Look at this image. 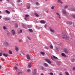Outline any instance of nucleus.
I'll return each mask as SVG.
<instances>
[{
	"instance_id": "obj_1",
	"label": "nucleus",
	"mask_w": 75,
	"mask_h": 75,
	"mask_svg": "<svg viewBox=\"0 0 75 75\" xmlns=\"http://www.w3.org/2000/svg\"><path fill=\"white\" fill-rule=\"evenodd\" d=\"M66 37V34L65 33H63L62 34V38L63 39L65 38Z\"/></svg>"
},
{
	"instance_id": "obj_2",
	"label": "nucleus",
	"mask_w": 75,
	"mask_h": 75,
	"mask_svg": "<svg viewBox=\"0 0 75 75\" xmlns=\"http://www.w3.org/2000/svg\"><path fill=\"white\" fill-rule=\"evenodd\" d=\"M51 58L52 60H53V61H54V59H58V58H57V57L54 56H53V57H52V56H51Z\"/></svg>"
},
{
	"instance_id": "obj_3",
	"label": "nucleus",
	"mask_w": 75,
	"mask_h": 75,
	"mask_svg": "<svg viewBox=\"0 0 75 75\" xmlns=\"http://www.w3.org/2000/svg\"><path fill=\"white\" fill-rule=\"evenodd\" d=\"M37 73V71H36V69H34V71H33L32 74L33 75H35L36 74V73Z\"/></svg>"
},
{
	"instance_id": "obj_4",
	"label": "nucleus",
	"mask_w": 75,
	"mask_h": 75,
	"mask_svg": "<svg viewBox=\"0 0 75 75\" xmlns=\"http://www.w3.org/2000/svg\"><path fill=\"white\" fill-rule=\"evenodd\" d=\"M45 61L49 64H51V62L49 59H45Z\"/></svg>"
},
{
	"instance_id": "obj_5",
	"label": "nucleus",
	"mask_w": 75,
	"mask_h": 75,
	"mask_svg": "<svg viewBox=\"0 0 75 75\" xmlns=\"http://www.w3.org/2000/svg\"><path fill=\"white\" fill-rule=\"evenodd\" d=\"M40 22L42 24H45V21L44 20H42Z\"/></svg>"
},
{
	"instance_id": "obj_6",
	"label": "nucleus",
	"mask_w": 75,
	"mask_h": 75,
	"mask_svg": "<svg viewBox=\"0 0 75 75\" xmlns=\"http://www.w3.org/2000/svg\"><path fill=\"white\" fill-rule=\"evenodd\" d=\"M28 67L29 68H31V63H29L28 64Z\"/></svg>"
},
{
	"instance_id": "obj_7",
	"label": "nucleus",
	"mask_w": 75,
	"mask_h": 75,
	"mask_svg": "<svg viewBox=\"0 0 75 75\" xmlns=\"http://www.w3.org/2000/svg\"><path fill=\"white\" fill-rule=\"evenodd\" d=\"M67 24H70V25L72 24V22L69 21H67Z\"/></svg>"
},
{
	"instance_id": "obj_8",
	"label": "nucleus",
	"mask_w": 75,
	"mask_h": 75,
	"mask_svg": "<svg viewBox=\"0 0 75 75\" xmlns=\"http://www.w3.org/2000/svg\"><path fill=\"white\" fill-rule=\"evenodd\" d=\"M5 12L6 13H7V14H10V11L7 10H5Z\"/></svg>"
},
{
	"instance_id": "obj_9",
	"label": "nucleus",
	"mask_w": 75,
	"mask_h": 75,
	"mask_svg": "<svg viewBox=\"0 0 75 75\" xmlns=\"http://www.w3.org/2000/svg\"><path fill=\"white\" fill-rule=\"evenodd\" d=\"M7 35L8 37H9L10 35V32H9L8 31H7Z\"/></svg>"
},
{
	"instance_id": "obj_10",
	"label": "nucleus",
	"mask_w": 75,
	"mask_h": 75,
	"mask_svg": "<svg viewBox=\"0 0 75 75\" xmlns=\"http://www.w3.org/2000/svg\"><path fill=\"white\" fill-rule=\"evenodd\" d=\"M44 65L45 67H48V65L47 63H44Z\"/></svg>"
},
{
	"instance_id": "obj_11",
	"label": "nucleus",
	"mask_w": 75,
	"mask_h": 75,
	"mask_svg": "<svg viewBox=\"0 0 75 75\" xmlns=\"http://www.w3.org/2000/svg\"><path fill=\"white\" fill-rule=\"evenodd\" d=\"M62 12L63 14H66V11L65 10L63 9Z\"/></svg>"
},
{
	"instance_id": "obj_12",
	"label": "nucleus",
	"mask_w": 75,
	"mask_h": 75,
	"mask_svg": "<svg viewBox=\"0 0 75 75\" xmlns=\"http://www.w3.org/2000/svg\"><path fill=\"white\" fill-rule=\"evenodd\" d=\"M26 57L27 59H30V55H29L27 54L26 55Z\"/></svg>"
},
{
	"instance_id": "obj_13",
	"label": "nucleus",
	"mask_w": 75,
	"mask_h": 75,
	"mask_svg": "<svg viewBox=\"0 0 75 75\" xmlns=\"http://www.w3.org/2000/svg\"><path fill=\"white\" fill-rule=\"evenodd\" d=\"M4 43L6 45H7L8 46L9 45V44H8V43L7 42H4Z\"/></svg>"
},
{
	"instance_id": "obj_14",
	"label": "nucleus",
	"mask_w": 75,
	"mask_h": 75,
	"mask_svg": "<svg viewBox=\"0 0 75 75\" xmlns=\"http://www.w3.org/2000/svg\"><path fill=\"white\" fill-rule=\"evenodd\" d=\"M61 55L62 56V57H66V55L64 53H62L61 54Z\"/></svg>"
},
{
	"instance_id": "obj_15",
	"label": "nucleus",
	"mask_w": 75,
	"mask_h": 75,
	"mask_svg": "<svg viewBox=\"0 0 75 75\" xmlns=\"http://www.w3.org/2000/svg\"><path fill=\"white\" fill-rule=\"evenodd\" d=\"M15 50H16V51H18V47H17L15 46Z\"/></svg>"
},
{
	"instance_id": "obj_16",
	"label": "nucleus",
	"mask_w": 75,
	"mask_h": 75,
	"mask_svg": "<svg viewBox=\"0 0 75 75\" xmlns=\"http://www.w3.org/2000/svg\"><path fill=\"white\" fill-rule=\"evenodd\" d=\"M4 20L7 21L8 20H9V19L8 18H4Z\"/></svg>"
},
{
	"instance_id": "obj_17",
	"label": "nucleus",
	"mask_w": 75,
	"mask_h": 75,
	"mask_svg": "<svg viewBox=\"0 0 75 75\" xmlns=\"http://www.w3.org/2000/svg\"><path fill=\"white\" fill-rule=\"evenodd\" d=\"M3 56H4V57H7L8 56V55H7V54H5V53H3Z\"/></svg>"
},
{
	"instance_id": "obj_18",
	"label": "nucleus",
	"mask_w": 75,
	"mask_h": 75,
	"mask_svg": "<svg viewBox=\"0 0 75 75\" xmlns=\"http://www.w3.org/2000/svg\"><path fill=\"white\" fill-rule=\"evenodd\" d=\"M40 53L42 55H45V52H40Z\"/></svg>"
},
{
	"instance_id": "obj_19",
	"label": "nucleus",
	"mask_w": 75,
	"mask_h": 75,
	"mask_svg": "<svg viewBox=\"0 0 75 75\" xmlns=\"http://www.w3.org/2000/svg\"><path fill=\"white\" fill-rule=\"evenodd\" d=\"M35 15L37 17H38L39 16V15H38V14L37 13H35Z\"/></svg>"
},
{
	"instance_id": "obj_20",
	"label": "nucleus",
	"mask_w": 75,
	"mask_h": 75,
	"mask_svg": "<svg viewBox=\"0 0 75 75\" xmlns=\"http://www.w3.org/2000/svg\"><path fill=\"white\" fill-rule=\"evenodd\" d=\"M28 31L30 32H31V33H33V30L31 29H28Z\"/></svg>"
},
{
	"instance_id": "obj_21",
	"label": "nucleus",
	"mask_w": 75,
	"mask_h": 75,
	"mask_svg": "<svg viewBox=\"0 0 75 75\" xmlns=\"http://www.w3.org/2000/svg\"><path fill=\"white\" fill-rule=\"evenodd\" d=\"M70 10H71V11H75V8H70Z\"/></svg>"
},
{
	"instance_id": "obj_22",
	"label": "nucleus",
	"mask_w": 75,
	"mask_h": 75,
	"mask_svg": "<svg viewBox=\"0 0 75 75\" xmlns=\"http://www.w3.org/2000/svg\"><path fill=\"white\" fill-rule=\"evenodd\" d=\"M23 30H20V31L18 32V34H21L22 33Z\"/></svg>"
},
{
	"instance_id": "obj_23",
	"label": "nucleus",
	"mask_w": 75,
	"mask_h": 75,
	"mask_svg": "<svg viewBox=\"0 0 75 75\" xmlns=\"http://www.w3.org/2000/svg\"><path fill=\"white\" fill-rule=\"evenodd\" d=\"M72 17H73V18H75V15L74 14H73L71 15Z\"/></svg>"
},
{
	"instance_id": "obj_24",
	"label": "nucleus",
	"mask_w": 75,
	"mask_h": 75,
	"mask_svg": "<svg viewBox=\"0 0 75 75\" xmlns=\"http://www.w3.org/2000/svg\"><path fill=\"white\" fill-rule=\"evenodd\" d=\"M15 70H16V71H18V69L17 68V67H15Z\"/></svg>"
},
{
	"instance_id": "obj_25",
	"label": "nucleus",
	"mask_w": 75,
	"mask_h": 75,
	"mask_svg": "<svg viewBox=\"0 0 75 75\" xmlns=\"http://www.w3.org/2000/svg\"><path fill=\"white\" fill-rule=\"evenodd\" d=\"M27 9H30V5L27 6Z\"/></svg>"
},
{
	"instance_id": "obj_26",
	"label": "nucleus",
	"mask_w": 75,
	"mask_h": 75,
	"mask_svg": "<svg viewBox=\"0 0 75 75\" xmlns=\"http://www.w3.org/2000/svg\"><path fill=\"white\" fill-rule=\"evenodd\" d=\"M50 48L51 49H52L53 48V46H52V45H50Z\"/></svg>"
},
{
	"instance_id": "obj_27",
	"label": "nucleus",
	"mask_w": 75,
	"mask_h": 75,
	"mask_svg": "<svg viewBox=\"0 0 75 75\" xmlns=\"http://www.w3.org/2000/svg\"><path fill=\"white\" fill-rule=\"evenodd\" d=\"M28 28H31V27H32V25H28Z\"/></svg>"
},
{
	"instance_id": "obj_28",
	"label": "nucleus",
	"mask_w": 75,
	"mask_h": 75,
	"mask_svg": "<svg viewBox=\"0 0 75 75\" xmlns=\"http://www.w3.org/2000/svg\"><path fill=\"white\" fill-rule=\"evenodd\" d=\"M3 28L4 30H6V29H7V28H6V27L5 26H4L3 27Z\"/></svg>"
},
{
	"instance_id": "obj_29",
	"label": "nucleus",
	"mask_w": 75,
	"mask_h": 75,
	"mask_svg": "<svg viewBox=\"0 0 75 75\" xmlns=\"http://www.w3.org/2000/svg\"><path fill=\"white\" fill-rule=\"evenodd\" d=\"M25 16L26 17H29V15L28 14L25 15Z\"/></svg>"
},
{
	"instance_id": "obj_30",
	"label": "nucleus",
	"mask_w": 75,
	"mask_h": 75,
	"mask_svg": "<svg viewBox=\"0 0 75 75\" xmlns=\"http://www.w3.org/2000/svg\"><path fill=\"white\" fill-rule=\"evenodd\" d=\"M9 54H13L12 52L11 51V50L9 51Z\"/></svg>"
},
{
	"instance_id": "obj_31",
	"label": "nucleus",
	"mask_w": 75,
	"mask_h": 75,
	"mask_svg": "<svg viewBox=\"0 0 75 75\" xmlns=\"http://www.w3.org/2000/svg\"><path fill=\"white\" fill-rule=\"evenodd\" d=\"M15 26H16V28H17V27H18V25L17 24V23H16Z\"/></svg>"
},
{
	"instance_id": "obj_32",
	"label": "nucleus",
	"mask_w": 75,
	"mask_h": 75,
	"mask_svg": "<svg viewBox=\"0 0 75 75\" xmlns=\"http://www.w3.org/2000/svg\"><path fill=\"white\" fill-rule=\"evenodd\" d=\"M50 30L51 32H52V33H54V30H52L51 29H50Z\"/></svg>"
},
{
	"instance_id": "obj_33",
	"label": "nucleus",
	"mask_w": 75,
	"mask_h": 75,
	"mask_svg": "<svg viewBox=\"0 0 75 75\" xmlns=\"http://www.w3.org/2000/svg\"><path fill=\"white\" fill-rule=\"evenodd\" d=\"M12 34L13 35H15V34H16V32L14 31L12 32Z\"/></svg>"
},
{
	"instance_id": "obj_34",
	"label": "nucleus",
	"mask_w": 75,
	"mask_h": 75,
	"mask_svg": "<svg viewBox=\"0 0 75 75\" xmlns=\"http://www.w3.org/2000/svg\"><path fill=\"white\" fill-rule=\"evenodd\" d=\"M23 73L21 71V72H19L18 74V75H20V74H21Z\"/></svg>"
},
{
	"instance_id": "obj_35",
	"label": "nucleus",
	"mask_w": 75,
	"mask_h": 75,
	"mask_svg": "<svg viewBox=\"0 0 75 75\" xmlns=\"http://www.w3.org/2000/svg\"><path fill=\"white\" fill-rule=\"evenodd\" d=\"M36 4L37 6H39L40 5V4H39V3L38 2H37L36 3Z\"/></svg>"
},
{
	"instance_id": "obj_36",
	"label": "nucleus",
	"mask_w": 75,
	"mask_h": 75,
	"mask_svg": "<svg viewBox=\"0 0 75 75\" xmlns=\"http://www.w3.org/2000/svg\"><path fill=\"white\" fill-rule=\"evenodd\" d=\"M19 42H23V40L21 39H20L19 40Z\"/></svg>"
},
{
	"instance_id": "obj_37",
	"label": "nucleus",
	"mask_w": 75,
	"mask_h": 75,
	"mask_svg": "<svg viewBox=\"0 0 75 75\" xmlns=\"http://www.w3.org/2000/svg\"><path fill=\"white\" fill-rule=\"evenodd\" d=\"M69 7V5H66V8H68V7Z\"/></svg>"
},
{
	"instance_id": "obj_38",
	"label": "nucleus",
	"mask_w": 75,
	"mask_h": 75,
	"mask_svg": "<svg viewBox=\"0 0 75 75\" xmlns=\"http://www.w3.org/2000/svg\"><path fill=\"white\" fill-rule=\"evenodd\" d=\"M56 14L57 15V16H59V13H57V12H56Z\"/></svg>"
},
{
	"instance_id": "obj_39",
	"label": "nucleus",
	"mask_w": 75,
	"mask_h": 75,
	"mask_svg": "<svg viewBox=\"0 0 75 75\" xmlns=\"http://www.w3.org/2000/svg\"><path fill=\"white\" fill-rule=\"evenodd\" d=\"M66 75H69V73H68V72H66Z\"/></svg>"
},
{
	"instance_id": "obj_40",
	"label": "nucleus",
	"mask_w": 75,
	"mask_h": 75,
	"mask_svg": "<svg viewBox=\"0 0 75 75\" xmlns=\"http://www.w3.org/2000/svg\"><path fill=\"white\" fill-rule=\"evenodd\" d=\"M50 75H54V74L53 73H52V72L50 73Z\"/></svg>"
},
{
	"instance_id": "obj_41",
	"label": "nucleus",
	"mask_w": 75,
	"mask_h": 75,
	"mask_svg": "<svg viewBox=\"0 0 75 75\" xmlns=\"http://www.w3.org/2000/svg\"><path fill=\"white\" fill-rule=\"evenodd\" d=\"M28 72H30L31 70L30 69H28L27 70Z\"/></svg>"
},
{
	"instance_id": "obj_42",
	"label": "nucleus",
	"mask_w": 75,
	"mask_h": 75,
	"mask_svg": "<svg viewBox=\"0 0 75 75\" xmlns=\"http://www.w3.org/2000/svg\"><path fill=\"white\" fill-rule=\"evenodd\" d=\"M17 3H20V0H18L17 1Z\"/></svg>"
},
{
	"instance_id": "obj_43",
	"label": "nucleus",
	"mask_w": 75,
	"mask_h": 75,
	"mask_svg": "<svg viewBox=\"0 0 75 75\" xmlns=\"http://www.w3.org/2000/svg\"><path fill=\"white\" fill-rule=\"evenodd\" d=\"M54 7L53 6H52L51 7V8H52V10H53V9H54Z\"/></svg>"
},
{
	"instance_id": "obj_44",
	"label": "nucleus",
	"mask_w": 75,
	"mask_h": 75,
	"mask_svg": "<svg viewBox=\"0 0 75 75\" xmlns=\"http://www.w3.org/2000/svg\"><path fill=\"white\" fill-rule=\"evenodd\" d=\"M74 61H75V59H73L71 60V61H72V62H74Z\"/></svg>"
},
{
	"instance_id": "obj_45",
	"label": "nucleus",
	"mask_w": 75,
	"mask_h": 75,
	"mask_svg": "<svg viewBox=\"0 0 75 75\" xmlns=\"http://www.w3.org/2000/svg\"><path fill=\"white\" fill-rule=\"evenodd\" d=\"M27 38L29 40H31V38H30L29 37H28Z\"/></svg>"
},
{
	"instance_id": "obj_46",
	"label": "nucleus",
	"mask_w": 75,
	"mask_h": 75,
	"mask_svg": "<svg viewBox=\"0 0 75 75\" xmlns=\"http://www.w3.org/2000/svg\"><path fill=\"white\" fill-rule=\"evenodd\" d=\"M61 1V0H58L57 1V3H60Z\"/></svg>"
},
{
	"instance_id": "obj_47",
	"label": "nucleus",
	"mask_w": 75,
	"mask_h": 75,
	"mask_svg": "<svg viewBox=\"0 0 75 75\" xmlns=\"http://www.w3.org/2000/svg\"><path fill=\"white\" fill-rule=\"evenodd\" d=\"M25 20H27V17H25Z\"/></svg>"
},
{
	"instance_id": "obj_48",
	"label": "nucleus",
	"mask_w": 75,
	"mask_h": 75,
	"mask_svg": "<svg viewBox=\"0 0 75 75\" xmlns=\"http://www.w3.org/2000/svg\"><path fill=\"white\" fill-rule=\"evenodd\" d=\"M41 69H42L44 70V68L43 67H42Z\"/></svg>"
},
{
	"instance_id": "obj_49",
	"label": "nucleus",
	"mask_w": 75,
	"mask_h": 75,
	"mask_svg": "<svg viewBox=\"0 0 75 75\" xmlns=\"http://www.w3.org/2000/svg\"><path fill=\"white\" fill-rule=\"evenodd\" d=\"M66 54H68V51L67 50H66Z\"/></svg>"
},
{
	"instance_id": "obj_50",
	"label": "nucleus",
	"mask_w": 75,
	"mask_h": 75,
	"mask_svg": "<svg viewBox=\"0 0 75 75\" xmlns=\"http://www.w3.org/2000/svg\"><path fill=\"white\" fill-rule=\"evenodd\" d=\"M66 40H69V39H68V38L66 37Z\"/></svg>"
},
{
	"instance_id": "obj_51",
	"label": "nucleus",
	"mask_w": 75,
	"mask_h": 75,
	"mask_svg": "<svg viewBox=\"0 0 75 75\" xmlns=\"http://www.w3.org/2000/svg\"><path fill=\"white\" fill-rule=\"evenodd\" d=\"M58 16H59V18H61V16H60V15H59Z\"/></svg>"
},
{
	"instance_id": "obj_52",
	"label": "nucleus",
	"mask_w": 75,
	"mask_h": 75,
	"mask_svg": "<svg viewBox=\"0 0 75 75\" xmlns=\"http://www.w3.org/2000/svg\"><path fill=\"white\" fill-rule=\"evenodd\" d=\"M45 49H47V46H45Z\"/></svg>"
},
{
	"instance_id": "obj_53",
	"label": "nucleus",
	"mask_w": 75,
	"mask_h": 75,
	"mask_svg": "<svg viewBox=\"0 0 75 75\" xmlns=\"http://www.w3.org/2000/svg\"><path fill=\"white\" fill-rule=\"evenodd\" d=\"M60 3H61V4H62L63 3V2L61 1L60 2Z\"/></svg>"
},
{
	"instance_id": "obj_54",
	"label": "nucleus",
	"mask_w": 75,
	"mask_h": 75,
	"mask_svg": "<svg viewBox=\"0 0 75 75\" xmlns=\"http://www.w3.org/2000/svg\"><path fill=\"white\" fill-rule=\"evenodd\" d=\"M46 27H47V25L45 24V28H46Z\"/></svg>"
},
{
	"instance_id": "obj_55",
	"label": "nucleus",
	"mask_w": 75,
	"mask_h": 75,
	"mask_svg": "<svg viewBox=\"0 0 75 75\" xmlns=\"http://www.w3.org/2000/svg\"><path fill=\"white\" fill-rule=\"evenodd\" d=\"M73 69L75 70V67H73Z\"/></svg>"
},
{
	"instance_id": "obj_56",
	"label": "nucleus",
	"mask_w": 75,
	"mask_h": 75,
	"mask_svg": "<svg viewBox=\"0 0 75 75\" xmlns=\"http://www.w3.org/2000/svg\"><path fill=\"white\" fill-rule=\"evenodd\" d=\"M2 54L1 53H0V57H1Z\"/></svg>"
},
{
	"instance_id": "obj_57",
	"label": "nucleus",
	"mask_w": 75,
	"mask_h": 75,
	"mask_svg": "<svg viewBox=\"0 0 75 75\" xmlns=\"http://www.w3.org/2000/svg\"><path fill=\"white\" fill-rule=\"evenodd\" d=\"M12 11L13 12H15V11H14V10H12Z\"/></svg>"
},
{
	"instance_id": "obj_58",
	"label": "nucleus",
	"mask_w": 75,
	"mask_h": 75,
	"mask_svg": "<svg viewBox=\"0 0 75 75\" xmlns=\"http://www.w3.org/2000/svg\"><path fill=\"white\" fill-rule=\"evenodd\" d=\"M1 16L0 15V19H1Z\"/></svg>"
},
{
	"instance_id": "obj_59",
	"label": "nucleus",
	"mask_w": 75,
	"mask_h": 75,
	"mask_svg": "<svg viewBox=\"0 0 75 75\" xmlns=\"http://www.w3.org/2000/svg\"><path fill=\"white\" fill-rule=\"evenodd\" d=\"M1 68V66L0 65V69Z\"/></svg>"
},
{
	"instance_id": "obj_60",
	"label": "nucleus",
	"mask_w": 75,
	"mask_h": 75,
	"mask_svg": "<svg viewBox=\"0 0 75 75\" xmlns=\"http://www.w3.org/2000/svg\"><path fill=\"white\" fill-rule=\"evenodd\" d=\"M40 75H44L42 73H41V74H40Z\"/></svg>"
},
{
	"instance_id": "obj_61",
	"label": "nucleus",
	"mask_w": 75,
	"mask_h": 75,
	"mask_svg": "<svg viewBox=\"0 0 75 75\" xmlns=\"http://www.w3.org/2000/svg\"><path fill=\"white\" fill-rule=\"evenodd\" d=\"M64 52L66 53V50H64Z\"/></svg>"
},
{
	"instance_id": "obj_62",
	"label": "nucleus",
	"mask_w": 75,
	"mask_h": 75,
	"mask_svg": "<svg viewBox=\"0 0 75 75\" xmlns=\"http://www.w3.org/2000/svg\"><path fill=\"white\" fill-rule=\"evenodd\" d=\"M1 60L2 61H4V59H1Z\"/></svg>"
},
{
	"instance_id": "obj_63",
	"label": "nucleus",
	"mask_w": 75,
	"mask_h": 75,
	"mask_svg": "<svg viewBox=\"0 0 75 75\" xmlns=\"http://www.w3.org/2000/svg\"><path fill=\"white\" fill-rule=\"evenodd\" d=\"M59 75H62V74H61V73H60L59 74Z\"/></svg>"
},
{
	"instance_id": "obj_64",
	"label": "nucleus",
	"mask_w": 75,
	"mask_h": 75,
	"mask_svg": "<svg viewBox=\"0 0 75 75\" xmlns=\"http://www.w3.org/2000/svg\"><path fill=\"white\" fill-rule=\"evenodd\" d=\"M12 32H13L14 31V30H11Z\"/></svg>"
}]
</instances>
